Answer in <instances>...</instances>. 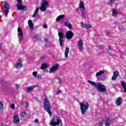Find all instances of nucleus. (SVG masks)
Returning a JSON list of instances; mask_svg holds the SVG:
<instances>
[{"mask_svg": "<svg viewBox=\"0 0 126 126\" xmlns=\"http://www.w3.org/2000/svg\"><path fill=\"white\" fill-rule=\"evenodd\" d=\"M74 33L71 31H67L66 32L65 35L63 34V33L62 32H58V36L59 37V43L60 44V46L63 47V42H64L63 39L64 38H66L67 40H69L70 39H72V37H73Z\"/></svg>", "mask_w": 126, "mask_h": 126, "instance_id": "nucleus-1", "label": "nucleus"}, {"mask_svg": "<svg viewBox=\"0 0 126 126\" xmlns=\"http://www.w3.org/2000/svg\"><path fill=\"white\" fill-rule=\"evenodd\" d=\"M89 83L91 84V85H93L94 87L97 88V90L99 92H101L102 93H104L107 91V89L106 88V86L103 85L102 83L100 82L95 83L94 82H93L90 80H88Z\"/></svg>", "mask_w": 126, "mask_h": 126, "instance_id": "nucleus-2", "label": "nucleus"}, {"mask_svg": "<svg viewBox=\"0 0 126 126\" xmlns=\"http://www.w3.org/2000/svg\"><path fill=\"white\" fill-rule=\"evenodd\" d=\"M43 108L47 112L50 117H52V105L50 103L49 99L45 98L43 100Z\"/></svg>", "mask_w": 126, "mask_h": 126, "instance_id": "nucleus-3", "label": "nucleus"}, {"mask_svg": "<svg viewBox=\"0 0 126 126\" xmlns=\"http://www.w3.org/2000/svg\"><path fill=\"white\" fill-rule=\"evenodd\" d=\"M80 110L82 115H85L88 109H89V104L87 101H83L80 103Z\"/></svg>", "mask_w": 126, "mask_h": 126, "instance_id": "nucleus-4", "label": "nucleus"}, {"mask_svg": "<svg viewBox=\"0 0 126 126\" xmlns=\"http://www.w3.org/2000/svg\"><path fill=\"white\" fill-rule=\"evenodd\" d=\"M61 123H62V119L59 116H55L50 121V125L52 126H59Z\"/></svg>", "mask_w": 126, "mask_h": 126, "instance_id": "nucleus-5", "label": "nucleus"}, {"mask_svg": "<svg viewBox=\"0 0 126 126\" xmlns=\"http://www.w3.org/2000/svg\"><path fill=\"white\" fill-rule=\"evenodd\" d=\"M41 5L40 7L41 11H45L48 8V6L50 5L48 1L45 0H41Z\"/></svg>", "mask_w": 126, "mask_h": 126, "instance_id": "nucleus-6", "label": "nucleus"}, {"mask_svg": "<svg viewBox=\"0 0 126 126\" xmlns=\"http://www.w3.org/2000/svg\"><path fill=\"white\" fill-rule=\"evenodd\" d=\"M4 8L5 9L4 14L5 16H7L8 15V12L9 11V8L10 6H9V4L6 2H4L3 3Z\"/></svg>", "mask_w": 126, "mask_h": 126, "instance_id": "nucleus-7", "label": "nucleus"}, {"mask_svg": "<svg viewBox=\"0 0 126 126\" xmlns=\"http://www.w3.org/2000/svg\"><path fill=\"white\" fill-rule=\"evenodd\" d=\"M19 123H20L19 116H18V114H15L13 118V124H14V125H18Z\"/></svg>", "mask_w": 126, "mask_h": 126, "instance_id": "nucleus-8", "label": "nucleus"}, {"mask_svg": "<svg viewBox=\"0 0 126 126\" xmlns=\"http://www.w3.org/2000/svg\"><path fill=\"white\" fill-rule=\"evenodd\" d=\"M83 48V40L82 39H80L78 42V49L79 50L80 52L82 53Z\"/></svg>", "mask_w": 126, "mask_h": 126, "instance_id": "nucleus-9", "label": "nucleus"}, {"mask_svg": "<svg viewBox=\"0 0 126 126\" xmlns=\"http://www.w3.org/2000/svg\"><path fill=\"white\" fill-rule=\"evenodd\" d=\"M60 68V65L59 64L57 63L52 66L50 69L49 72L54 73L56 70H57Z\"/></svg>", "mask_w": 126, "mask_h": 126, "instance_id": "nucleus-10", "label": "nucleus"}, {"mask_svg": "<svg viewBox=\"0 0 126 126\" xmlns=\"http://www.w3.org/2000/svg\"><path fill=\"white\" fill-rule=\"evenodd\" d=\"M16 5L17 9H18V10H28V9H27V7L26 6L22 5V4H17Z\"/></svg>", "mask_w": 126, "mask_h": 126, "instance_id": "nucleus-11", "label": "nucleus"}, {"mask_svg": "<svg viewBox=\"0 0 126 126\" xmlns=\"http://www.w3.org/2000/svg\"><path fill=\"white\" fill-rule=\"evenodd\" d=\"M112 123H113V120H111L110 118H107L105 121V126H110Z\"/></svg>", "mask_w": 126, "mask_h": 126, "instance_id": "nucleus-12", "label": "nucleus"}, {"mask_svg": "<svg viewBox=\"0 0 126 126\" xmlns=\"http://www.w3.org/2000/svg\"><path fill=\"white\" fill-rule=\"evenodd\" d=\"M118 76H119V71H115L113 73V76L112 77V80H116V79L117 78V77H118Z\"/></svg>", "mask_w": 126, "mask_h": 126, "instance_id": "nucleus-13", "label": "nucleus"}, {"mask_svg": "<svg viewBox=\"0 0 126 126\" xmlns=\"http://www.w3.org/2000/svg\"><path fill=\"white\" fill-rule=\"evenodd\" d=\"M116 104L117 106H121L122 105V97H119L117 99Z\"/></svg>", "mask_w": 126, "mask_h": 126, "instance_id": "nucleus-14", "label": "nucleus"}, {"mask_svg": "<svg viewBox=\"0 0 126 126\" xmlns=\"http://www.w3.org/2000/svg\"><path fill=\"white\" fill-rule=\"evenodd\" d=\"M64 25L65 26H66V27H68L69 29H71V28H72V25H71V24H70V22L68 21L65 22L64 23Z\"/></svg>", "mask_w": 126, "mask_h": 126, "instance_id": "nucleus-15", "label": "nucleus"}, {"mask_svg": "<svg viewBox=\"0 0 126 126\" xmlns=\"http://www.w3.org/2000/svg\"><path fill=\"white\" fill-rule=\"evenodd\" d=\"M35 87H36V86H34L33 87H31L29 88H27L26 90L27 93H30L31 91H33V90H34V88H35Z\"/></svg>", "mask_w": 126, "mask_h": 126, "instance_id": "nucleus-16", "label": "nucleus"}, {"mask_svg": "<svg viewBox=\"0 0 126 126\" xmlns=\"http://www.w3.org/2000/svg\"><path fill=\"white\" fill-rule=\"evenodd\" d=\"M68 53H69V48L66 47L65 49L64 57L67 58L68 57Z\"/></svg>", "mask_w": 126, "mask_h": 126, "instance_id": "nucleus-17", "label": "nucleus"}, {"mask_svg": "<svg viewBox=\"0 0 126 126\" xmlns=\"http://www.w3.org/2000/svg\"><path fill=\"white\" fill-rule=\"evenodd\" d=\"M28 25H29V26L30 27V28H31V29H33L34 28V25H33L32 20H29L28 21Z\"/></svg>", "mask_w": 126, "mask_h": 126, "instance_id": "nucleus-18", "label": "nucleus"}, {"mask_svg": "<svg viewBox=\"0 0 126 126\" xmlns=\"http://www.w3.org/2000/svg\"><path fill=\"white\" fill-rule=\"evenodd\" d=\"M15 66L16 68H21L22 66H23V64L21 63H17L16 64H15Z\"/></svg>", "mask_w": 126, "mask_h": 126, "instance_id": "nucleus-19", "label": "nucleus"}, {"mask_svg": "<svg viewBox=\"0 0 126 126\" xmlns=\"http://www.w3.org/2000/svg\"><path fill=\"white\" fill-rule=\"evenodd\" d=\"M34 38L36 41H39L40 42L42 41V39H41V35L40 34L35 35Z\"/></svg>", "mask_w": 126, "mask_h": 126, "instance_id": "nucleus-20", "label": "nucleus"}, {"mask_svg": "<svg viewBox=\"0 0 126 126\" xmlns=\"http://www.w3.org/2000/svg\"><path fill=\"white\" fill-rule=\"evenodd\" d=\"M121 85L122 87L124 89V92H126V83L125 82L121 81Z\"/></svg>", "mask_w": 126, "mask_h": 126, "instance_id": "nucleus-21", "label": "nucleus"}, {"mask_svg": "<svg viewBox=\"0 0 126 126\" xmlns=\"http://www.w3.org/2000/svg\"><path fill=\"white\" fill-rule=\"evenodd\" d=\"M18 32L19 33V36L22 37L23 36V32H22V29L20 28H18Z\"/></svg>", "mask_w": 126, "mask_h": 126, "instance_id": "nucleus-22", "label": "nucleus"}, {"mask_svg": "<svg viewBox=\"0 0 126 126\" xmlns=\"http://www.w3.org/2000/svg\"><path fill=\"white\" fill-rule=\"evenodd\" d=\"M48 66H49V65H48V64L43 63L41 65V69H46V68H48Z\"/></svg>", "mask_w": 126, "mask_h": 126, "instance_id": "nucleus-23", "label": "nucleus"}, {"mask_svg": "<svg viewBox=\"0 0 126 126\" xmlns=\"http://www.w3.org/2000/svg\"><path fill=\"white\" fill-rule=\"evenodd\" d=\"M64 18V15H62L58 16L56 19V21H60L61 19H63Z\"/></svg>", "mask_w": 126, "mask_h": 126, "instance_id": "nucleus-24", "label": "nucleus"}, {"mask_svg": "<svg viewBox=\"0 0 126 126\" xmlns=\"http://www.w3.org/2000/svg\"><path fill=\"white\" fill-rule=\"evenodd\" d=\"M80 8H82V9H84L85 8V7H84V3L82 1H80Z\"/></svg>", "mask_w": 126, "mask_h": 126, "instance_id": "nucleus-25", "label": "nucleus"}, {"mask_svg": "<svg viewBox=\"0 0 126 126\" xmlns=\"http://www.w3.org/2000/svg\"><path fill=\"white\" fill-rule=\"evenodd\" d=\"M105 72V71L103 70H101L99 71L98 72H97L95 75L96 76H100L101 75H102V74H103V73Z\"/></svg>", "mask_w": 126, "mask_h": 126, "instance_id": "nucleus-26", "label": "nucleus"}, {"mask_svg": "<svg viewBox=\"0 0 126 126\" xmlns=\"http://www.w3.org/2000/svg\"><path fill=\"white\" fill-rule=\"evenodd\" d=\"M83 28H86L87 30H88V29H90V28H91V25L85 24L84 26H83Z\"/></svg>", "mask_w": 126, "mask_h": 126, "instance_id": "nucleus-27", "label": "nucleus"}, {"mask_svg": "<svg viewBox=\"0 0 126 126\" xmlns=\"http://www.w3.org/2000/svg\"><path fill=\"white\" fill-rule=\"evenodd\" d=\"M85 14H86V12L85 11V8L81 11V16H82L83 17H85Z\"/></svg>", "mask_w": 126, "mask_h": 126, "instance_id": "nucleus-28", "label": "nucleus"}, {"mask_svg": "<svg viewBox=\"0 0 126 126\" xmlns=\"http://www.w3.org/2000/svg\"><path fill=\"white\" fill-rule=\"evenodd\" d=\"M36 78H38V79H42V74L37 75Z\"/></svg>", "mask_w": 126, "mask_h": 126, "instance_id": "nucleus-29", "label": "nucleus"}, {"mask_svg": "<svg viewBox=\"0 0 126 126\" xmlns=\"http://www.w3.org/2000/svg\"><path fill=\"white\" fill-rule=\"evenodd\" d=\"M113 14H114L115 16H117L118 15V12L116 10H113Z\"/></svg>", "mask_w": 126, "mask_h": 126, "instance_id": "nucleus-30", "label": "nucleus"}, {"mask_svg": "<svg viewBox=\"0 0 126 126\" xmlns=\"http://www.w3.org/2000/svg\"><path fill=\"white\" fill-rule=\"evenodd\" d=\"M18 4H22V0H17Z\"/></svg>", "mask_w": 126, "mask_h": 126, "instance_id": "nucleus-31", "label": "nucleus"}, {"mask_svg": "<svg viewBox=\"0 0 126 126\" xmlns=\"http://www.w3.org/2000/svg\"><path fill=\"white\" fill-rule=\"evenodd\" d=\"M57 78L58 79V84H61V83H62V79H61V78H59V77H58Z\"/></svg>", "mask_w": 126, "mask_h": 126, "instance_id": "nucleus-32", "label": "nucleus"}, {"mask_svg": "<svg viewBox=\"0 0 126 126\" xmlns=\"http://www.w3.org/2000/svg\"><path fill=\"white\" fill-rule=\"evenodd\" d=\"M3 108V104L2 103V102H0V110L1 109H2Z\"/></svg>", "mask_w": 126, "mask_h": 126, "instance_id": "nucleus-33", "label": "nucleus"}, {"mask_svg": "<svg viewBox=\"0 0 126 126\" xmlns=\"http://www.w3.org/2000/svg\"><path fill=\"white\" fill-rule=\"evenodd\" d=\"M32 75L34 77H36L37 76V71H34L32 72Z\"/></svg>", "mask_w": 126, "mask_h": 126, "instance_id": "nucleus-34", "label": "nucleus"}, {"mask_svg": "<svg viewBox=\"0 0 126 126\" xmlns=\"http://www.w3.org/2000/svg\"><path fill=\"white\" fill-rule=\"evenodd\" d=\"M11 108L13 109H15V105L14 103L11 104Z\"/></svg>", "mask_w": 126, "mask_h": 126, "instance_id": "nucleus-35", "label": "nucleus"}, {"mask_svg": "<svg viewBox=\"0 0 126 126\" xmlns=\"http://www.w3.org/2000/svg\"><path fill=\"white\" fill-rule=\"evenodd\" d=\"M38 11H39V8H36L34 13H35V14H37V13H38Z\"/></svg>", "mask_w": 126, "mask_h": 126, "instance_id": "nucleus-36", "label": "nucleus"}, {"mask_svg": "<svg viewBox=\"0 0 126 126\" xmlns=\"http://www.w3.org/2000/svg\"><path fill=\"white\" fill-rule=\"evenodd\" d=\"M22 115L23 117H26V115H27V114H26V112H23L22 113Z\"/></svg>", "mask_w": 126, "mask_h": 126, "instance_id": "nucleus-37", "label": "nucleus"}, {"mask_svg": "<svg viewBox=\"0 0 126 126\" xmlns=\"http://www.w3.org/2000/svg\"><path fill=\"white\" fill-rule=\"evenodd\" d=\"M43 28L44 29H47L48 28V26L46 24H44L43 25Z\"/></svg>", "mask_w": 126, "mask_h": 126, "instance_id": "nucleus-38", "label": "nucleus"}, {"mask_svg": "<svg viewBox=\"0 0 126 126\" xmlns=\"http://www.w3.org/2000/svg\"><path fill=\"white\" fill-rule=\"evenodd\" d=\"M103 121L102 120H101V121H100L99 122V126H103Z\"/></svg>", "mask_w": 126, "mask_h": 126, "instance_id": "nucleus-39", "label": "nucleus"}, {"mask_svg": "<svg viewBox=\"0 0 126 126\" xmlns=\"http://www.w3.org/2000/svg\"><path fill=\"white\" fill-rule=\"evenodd\" d=\"M34 123H35L36 124H39V120H38L37 119H36L34 120Z\"/></svg>", "mask_w": 126, "mask_h": 126, "instance_id": "nucleus-40", "label": "nucleus"}, {"mask_svg": "<svg viewBox=\"0 0 126 126\" xmlns=\"http://www.w3.org/2000/svg\"><path fill=\"white\" fill-rule=\"evenodd\" d=\"M44 41L45 43H46V44H48V42H49V41L48 40V38H45Z\"/></svg>", "mask_w": 126, "mask_h": 126, "instance_id": "nucleus-41", "label": "nucleus"}, {"mask_svg": "<svg viewBox=\"0 0 126 126\" xmlns=\"http://www.w3.org/2000/svg\"><path fill=\"white\" fill-rule=\"evenodd\" d=\"M61 92H62V91L59 90L58 91H57V92H56V94H60V93H61Z\"/></svg>", "mask_w": 126, "mask_h": 126, "instance_id": "nucleus-42", "label": "nucleus"}, {"mask_svg": "<svg viewBox=\"0 0 126 126\" xmlns=\"http://www.w3.org/2000/svg\"><path fill=\"white\" fill-rule=\"evenodd\" d=\"M115 0H110V1H111V3H113L114 2H115Z\"/></svg>", "mask_w": 126, "mask_h": 126, "instance_id": "nucleus-43", "label": "nucleus"}, {"mask_svg": "<svg viewBox=\"0 0 126 126\" xmlns=\"http://www.w3.org/2000/svg\"><path fill=\"white\" fill-rule=\"evenodd\" d=\"M111 49H112V47H111V46H108V49H107V50L110 51V50H111Z\"/></svg>", "mask_w": 126, "mask_h": 126, "instance_id": "nucleus-44", "label": "nucleus"}, {"mask_svg": "<svg viewBox=\"0 0 126 126\" xmlns=\"http://www.w3.org/2000/svg\"><path fill=\"white\" fill-rule=\"evenodd\" d=\"M36 14H35V13H34V14L32 15V17H33V18H35V17H36Z\"/></svg>", "mask_w": 126, "mask_h": 126, "instance_id": "nucleus-45", "label": "nucleus"}, {"mask_svg": "<svg viewBox=\"0 0 126 126\" xmlns=\"http://www.w3.org/2000/svg\"><path fill=\"white\" fill-rule=\"evenodd\" d=\"M18 62L19 63H21V62H22L21 59H18Z\"/></svg>", "mask_w": 126, "mask_h": 126, "instance_id": "nucleus-46", "label": "nucleus"}, {"mask_svg": "<svg viewBox=\"0 0 126 126\" xmlns=\"http://www.w3.org/2000/svg\"><path fill=\"white\" fill-rule=\"evenodd\" d=\"M16 89H18V88H19V85H16Z\"/></svg>", "mask_w": 126, "mask_h": 126, "instance_id": "nucleus-47", "label": "nucleus"}, {"mask_svg": "<svg viewBox=\"0 0 126 126\" xmlns=\"http://www.w3.org/2000/svg\"><path fill=\"white\" fill-rule=\"evenodd\" d=\"M84 23H83V22H82L81 23V25H82V27H83V26H84Z\"/></svg>", "mask_w": 126, "mask_h": 126, "instance_id": "nucleus-48", "label": "nucleus"}, {"mask_svg": "<svg viewBox=\"0 0 126 126\" xmlns=\"http://www.w3.org/2000/svg\"><path fill=\"white\" fill-rule=\"evenodd\" d=\"M28 106V103H27V107Z\"/></svg>", "mask_w": 126, "mask_h": 126, "instance_id": "nucleus-49", "label": "nucleus"}, {"mask_svg": "<svg viewBox=\"0 0 126 126\" xmlns=\"http://www.w3.org/2000/svg\"><path fill=\"white\" fill-rule=\"evenodd\" d=\"M43 59H44V57L41 58V60H43Z\"/></svg>", "mask_w": 126, "mask_h": 126, "instance_id": "nucleus-50", "label": "nucleus"}, {"mask_svg": "<svg viewBox=\"0 0 126 126\" xmlns=\"http://www.w3.org/2000/svg\"><path fill=\"white\" fill-rule=\"evenodd\" d=\"M109 34H110V33H109V32H108V33H107V35H109Z\"/></svg>", "mask_w": 126, "mask_h": 126, "instance_id": "nucleus-51", "label": "nucleus"}]
</instances>
